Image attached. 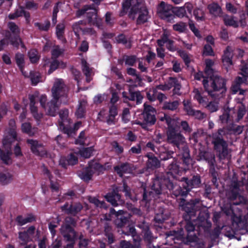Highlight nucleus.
Masks as SVG:
<instances>
[{
	"instance_id": "nucleus-28",
	"label": "nucleus",
	"mask_w": 248,
	"mask_h": 248,
	"mask_svg": "<svg viewBox=\"0 0 248 248\" xmlns=\"http://www.w3.org/2000/svg\"><path fill=\"white\" fill-rule=\"evenodd\" d=\"M17 133L15 129L11 128L7 134L4 137L2 143L4 146H9L16 140Z\"/></svg>"
},
{
	"instance_id": "nucleus-63",
	"label": "nucleus",
	"mask_w": 248,
	"mask_h": 248,
	"mask_svg": "<svg viewBox=\"0 0 248 248\" xmlns=\"http://www.w3.org/2000/svg\"><path fill=\"white\" fill-rule=\"evenodd\" d=\"M28 54L31 63H36L39 61V57L37 55V51L35 49L31 50Z\"/></svg>"
},
{
	"instance_id": "nucleus-7",
	"label": "nucleus",
	"mask_w": 248,
	"mask_h": 248,
	"mask_svg": "<svg viewBox=\"0 0 248 248\" xmlns=\"http://www.w3.org/2000/svg\"><path fill=\"white\" fill-rule=\"evenodd\" d=\"M222 211L226 216H231L232 227L234 232L244 234L248 232L247 221L241 215H237L234 213L231 204L223 205Z\"/></svg>"
},
{
	"instance_id": "nucleus-55",
	"label": "nucleus",
	"mask_w": 248,
	"mask_h": 248,
	"mask_svg": "<svg viewBox=\"0 0 248 248\" xmlns=\"http://www.w3.org/2000/svg\"><path fill=\"white\" fill-rule=\"evenodd\" d=\"M41 78V75L38 72L31 71L30 73V78L31 84L33 86L36 85L40 82Z\"/></svg>"
},
{
	"instance_id": "nucleus-13",
	"label": "nucleus",
	"mask_w": 248,
	"mask_h": 248,
	"mask_svg": "<svg viewBox=\"0 0 248 248\" xmlns=\"http://www.w3.org/2000/svg\"><path fill=\"white\" fill-rule=\"evenodd\" d=\"M173 8L172 5L161 1L157 7V12L162 19L172 22L174 20Z\"/></svg>"
},
{
	"instance_id": "nucleus-4",
	"label": "nucleus",
	"mask_w": 248,
	"mask_h": 248,
	"mask_svg": "<svg viewBox=\"0 0 248 248\" xmlns=\"http://www.w3.org/2000/svg\"><path fill=\"white\" fill-rule=\"evenodd\" d=\"M128 13V17L132 20L136 18L137 25H140L148 22L150 18L147 8L140 3L139 0H125L122 3V8L119 16L122 17Z\"/></svg>"
},
{
	"instance_id": "nucleus-33",
	"label": "nucleus",
	"mask_w": 248,
	"mask_h": 248,
	"mask_svg": "<svg viewBox=\"0 0 248 248\" xmlns=\"http://www.w3.org/2000/svg\"><path fill=\"white\" fill-rule=\"evenodd\" d=\"M114 223L119 230H121L126 226L129 223V218L120 214L117 215V218L114 220Z\"/></svg>"
},
{
	"instance_id": "nucleus-39",
	"label": "nucleus",
	"mask_w": 248,
	"mask_h": 248,
	"mask_svg": "<svg viewBox=\"0 0 248 248\" xmlns=\"http://www.w3.org/2000/svg\"><path fill=\"white\" fill-rule=\"evenodd\" d=\"M118 232L120 234H124L126 235H131L133 237L137 235V232L135 228L130 225L129 223L123 229L118 230Z\"/></svg>"
},
{
	"instance_id": "nucleus-57",
	"label": "nucleus",
	"mask_w": 248,
	"mask_h": 248,
	"mask_svg": "<svg viewBox=\"0 0 248 248\" xmlns=\"http://www.w3.org/2000/svg\"><path fill=\"white\" fill-rule=\"evenodd\" d=\"M193 15L195 19L198 21H203L205 19L204 12L200 8H197L194 10Z\"/></svg>"
},
{
	"instance_id": "nucleus-58",
	"label": "nucleus",
	"mask_w": 248,
	"mask_h": 248,
	"mask_svg": "<svg viewBox=\"0 0 248 248\" xmlns=\"http://www.w3.org/2000/svg\"><path fill=\"white\" fill-rule=\"evenodd\" d=\"M7 27L13 35H19L20 29L15 22H9L7 24Z\"/></svg>"
},
{
	"instance_id": "nucleus-25",
	"label": "nucleus",
	"mask_w": 248,
	"mask_h": 248,
	"mask_svg": "<svg viewBox=\"0 0 248 248\" xmlns=\"http://www.w3.org/2000/svg\"><path fill=\"white\" fill-rule=\"evenodd\" d=\"M158 155L160 160L166 161L170 159L173 160L174 158L173 157V155L174 152L170 150L169 149L165 146V145L160 147L157 149Z\"/></svg>"
},
{
	"instance_id": "nucleus-40",
	"label": "nucleus",
	"mask_w": 248,
	"mask_h": 248,
	"mask_svg": "<svg viewBox=\"0 0 248 248\" xmlns=\"http://www.w3.org/2000/svg\"><path fill=\"white\" fill-rule=\"evenodd\" d=\"M247 112L246 106L241 103L236 107V118L235 121L239 123L244 117Z\"/></svg>"
},
{
	"instance_id": "nucleus-16",
	"label": "nucleus",
	"mask_w": 248,
	"mask_h": 248,
	"mask_svg": "<svg viewBox=\"0 0 248 248\" xmlns=\"http://www.w3.org/2000/svg\"><path fill=\"white\" fill-rule=\"evenodd\" d=\"M122 94L123 97L125 100L132 101H136V103L138 105L142 103L143 95H142L141 92L139 91H134L132 89L130 88L128 90V93L124 91Z\"/></svg>"
},
{
	"instance_id": "nucleus-23",
	"label": "nucleus",
	"mask_w": 248,
	"mask_h": 248,
	"mask_svg": "<svg viewBox=\"0 0 248 248\" xmlns=\"http://www.w3.org/2000/svg\"><path fill=\"white\" fill-rule=\"evenodd\" d=\"M35 227L34 226H31L26 231L19 232H18V238L22 242L21 245H25L30 241L31 237L33 236L35 233Z\"/></svg>"
},
{
	"instance_id": "nucleus-64",
	"label": "nucleus",
	"mask_w": 248,
	"mask_h": 248,
	"mask_svg": "<svg viewBox=\"0 0 248 248\" xmlns=\"http://www.w3.org/2000/svg\"><path fill=\"white\" fill-rule=\"evenodd\" d=\"M241 68H240L241 71V75L246 78L248 77V60L245 62L242 61L241 62Z\"/></svg>"
},
{
	"instance_id": "nucleus-50",
	"label": "nucleus",
	"mask_w": 248,
	"mask_h": 248,
	"mask_svg": "<svg viewBox=\"0 0 248 248\" xmlns=\"http://www.w3.org/2000/svg\"><path fill=\"white\" fill-rule=\"evenodd\" d=\"M66 241L70 242L67 244L66 248H73L77 238V234H62Z\"/></svg>"
},
{
	"instance_id": "nucleus-17",
	"label": "nucleus",
	"mask_w": 248,
	"mask_h": 248,
	"mask_svg": "<svg viewBox=\"0 0 248 248\" xmlns=\"http://www.w3.org/2000/svg\"><path fill=\"white\" fill-rule=\"evenodd\" d=\"M193 9V5L191 3H186L185 5L182 7H173V16L174 18L175 16L182 18L185 16L188 17L187 13L191 15Z\"/></svg>"
},
{
	"instance_id": "nucleus-48",
	"label": "nucleus",
	"mask_w": 248,
	"mask_h": 248,
	"mask_svg": "<svg viewBox=\"0 0 248 248\" xmlns=\"http://www.w3.org/2000/svg\"><path fill=\"white\" fill-rule=\"evenodd\" d=\"M93 151L94 148L93 146L83 147L79 150V154L81 156L85 158H89L93 155Z\"/></svg>"
},
{
	"instance_id": "nucleus-3",
	"label": "nucleus",
	"mask_w": 248,
	"mask_h": 248,
	"mask_svg": "<svg viewBox=\"0 0 248 248\" xmlns=\"http://www.w3.org/2000/svg\"><path fill=\"white\" fill-rule=\"evenodd\" d=\"M199 203L200 200L199 199H191L188 202H186V201L183 199L179 204L182 210L184 212L183 218L185 221L184 227L187 232L186 235H189L190 239L195 236L196 238L194 243L198 242V237L195 232V219H193L192 217H195L196 212L199 209Z\"/></svg>"
},
{
	"instance_id": "nucleus-43",
	"label": "nucleus",
	"mask_w": 248,
	"mask_h": 248,
	"mask_svg": "<svg viewBox=\"0 0 248 248\" xmlns=\"http://www.w3.org/2000/svg\"><path fill=\"white\" fill-rule=\"evenodd\" d=\"M88 201L90 203L93 204L97 208L106 209L108 207V205L104 201H101L95 197L90 196L88 198Z\"/></svg>"
},
{
	"instance_id": "nucleus-1",
	"label": "nucleus",
	"mask_w": 248,
	"mask_h": 248,
	"mask_svg": "<svg viewBox=\"0 0 248 248\" xmlns=\"http://www.w3.org/2000/svg\"><path fill=\"white\" fill-rule=\"evenodd\" d=\"M168 172L153 180L149 190H147L145 187L143 188L141 200L142 202L147 204L153 199L159 198L161 195L167 193L168 190L170 191L174 188L173 181L176 175H180L182 173V170L177 164L175 158H173L168 166Z\"/></svg>"
},
{
	"instance_id": "nucleus-38",
	"label": "nucleus",
	"mask_w": 248,
	"mask_h": 248,
	"mask_svg": "<svg viewBox=\"0 0 248 248\" xmlns=\"http://www.w3.org/2000/svg\"><path fill=\"white\" fill-rule=\"evenodd\" d=\"M157 93L156 89L152 88L150 89H146L141 93L143 97L145 95L146 97L151 102L155 101L156 100V95Z\"/></svg>"
},
{
	"instance_id": "nucleus-11",
	"label": "nucleus",
	"mask_w": 248,
	"mask_h": 248,
	"mask_svg": "<svg viewBox=\"0 0 248 248\" xmlns=\"http://www.w3.org/2000/svg\"><path fill=\"white\" fill-rule=\"evenodd\" d=\"M166 134L167 142L174 148H179L185 143V138L175 124L167 128Z\"/></svg>"
},
{
	"instance_id": "nucleus-47",
	"label": "nucleus",
	"mask_w": 248,
	"mask_h": 248,
	"mask_svg": "<svg viewBox=\"0 0 248 248\" xmlns=\"http://www.w3.org/2000/svg\"><path fill=\"white\" fill-rule=\"evenodd\" d=\"M179 105V102L177 100L172 102L166 101L164 102L162 106V108L164 110H170L174 111L176 110Z\"/></svg>"
},
{
	"instance_id": "nucleus-35",
	"label": "nucleus",
	"mask_w": 248,
	"mask_h": 248,
	"mask_svg": "<svg viewBox=\"0 0 248 248\" xmlns=\"http://www.w3.org/2000/svg\"><path fill=\"white\" fill-rule=\"evenodd\" d=\"M94 174L93 171L88 167L78 173V176L84 182H88L92 179Z\"/></svg>"
},
{
	"instance_id": "nucleus-12",
	"label": "nucleus",
	"mask_w": 248,
	"mask_h": 248,
	"mask_svg": "<svg viewBox=\"0 0 248 248\" xmlns=\"http://www.w3.org/2000/svg\"><path fill=\"white\" fill-rule=\"evenodd\" d=\"M168 236H172V239L173 240L174 243H182L186 245H190L192 243H194L196 237L189 238V235L185 236L184 229L180 228L177 231L172 230L167 232Z\"/></svg>"
},
{
	"instance_id": "nucleus-37",
	"label": "nucleus",
	"mask_w": 248,
	"mask_h": 248,
	"mask_svg": "<svg viewBox=\"0 0 248 248\" xmlns=\"http://www.w3.org/2000/svg\"><path fill=\"white\" fill-rule=\"evenodd\" d=\"M87 104V101L83 99L79 101L78 107L76 112V114L78 118L81 119L84 117Z\"/></svg>"
},
{
	"instance_id": "nucleus-19",
	"label": "nucleus",
	"mask_w": 248,
	"mask_h": 248,
	"mask_svg": "<svg viewBox=\"0 0 248 248\" xmlns=\"http://www.w3.org/2000/svg\"><path fill=\"white\" fill-rule=\"evenodd\" d=\"M133 165L128 162H121L114 167V171L120 177L122 178L124 174L131 173L133 170Z\"/></svg>"
},
{
	"instance_id": "nucleus-32",
	"label": "nucleus",
	"mask_w": 248,
	"mask_h": 248,
	"mask_svg": "<svg viewBox=\"0 0 248 248\" xmlns=\"http://www.w3.org/2000/svg\"><path fill=\"white\" fill-rule=\"evenodd\" d=\"M200 160L205 161L209 165L216 163L215 155L210 152L202 151L199 154Z\"/></svg>"
},
{
	"instance_id": "nucleus-59",
	"label": "nucleus",
	"mask_w": 248,
	"mask_h": 248,
	"mask_svg": "<svg viewBox=\"0 0 248 248\" xmlns=\"http://www.w3.org/2000/svg\"><path fill=\"white\" fill-rule=\"evenodd\" d=\"M120 248H141L139 243L131 244L129 242L125 240L120 241Z\"/></svg>"
},
{
	"instance_id": "nucleus-53",
	"label": "nucleus",
	"mask_w": 248,
	"mask_h": 248,
	"mask_svg": "<svg viewBox=\"0 0 248 248\" xmlns=\"http://www.w3.org/2000/svg\"><path fill=\"white\" fill-rule=\"evenodd\" d=\"M88 167L90 169L92 170L93 169L98 172H102L105 170L103 165L98 162H94L93 160H92L88 163Z\"/></svg>"
},
{
	"instance_id": "nucleus-34",
	"label": "nucleus",
	"mask_w": 248,
	"mask_h": 248,
	"mask_svg": "<svg viewBox=\"0 0 248 248\" xmlns=\"http://www.w3.org/2000/svg\"><path fill=\"white\" fill-rule=\"evenodd\" d=\"M174 123L178 126L179 130H181V133L183 132L185 134H190L192 131V129L186 121H181L179 122L175 119Z\"/></svg>"
},
{
	"instance_id": "nucleus-46",
	"label": "nucleus",
	"mask_w": 248,
	"mask_h": 248,
	"mask_svg": "<svg viewBox=\"0 0 248 248\" xmlns=\"http://www.w3.org/2000/svg\"><path fill=\"white\" fill-rule=\"evenodd\" d=\"M15 61L19 70L24 75L23 70L25 66L24 55L19 52H17L15 55Z\"/></svg>"
},
{
	"instance_id": "nucleus-52",
	"label": "nucleus",
	"mask_w": 248,
	"mask_h": 248,
	"mask_svg": "<svg viewBox=\"0 0 248 248\" xmlns=\"http://www.w3.org/2000/svg\"><path fill=\"white\" fill-rule=\"evenodd\" d=\"M223 21L224 24L227 26H232L235 28H238L239 26L238 22L234 20L233 16L229 17L228 16H226L224 17Z\"/></svg>"
},
{
	"instance_id": "nucleus-54",
	"label": "nucleus",
	"mask_w": 248,
	"mask_h": 248,
	"mask_svg": "<svg viewBox=\"0 0 248 248\" xmlns=\"http://www.w3.org/2000/svg\"><path fill=\"white\" fill-rule=\"evenodd\" d=\"M65 25L64 23L58 24L56 27V34L58 39L62 40L64 38Z\"/></svg>"
},
{
	"instance_id": "nucleus-51",
	"label": "nucleus",
	"mask_w": 248,
	"mask_h": 248,
	"mask_svg": "<svg viewBox=\"0 0 248 248\" xmlns=\"http://www.w3.org/2000/svg\"><path fill=\"white\" fill-rule=\"evenodd\" d=\"M179 56L183 59L185 65L189 67L191 62V59L189 54L185 50H179L177 51Z\"/></svg>"
},
{
	"instance_id": "nucleus-56",
	"label": "nucleus",
	"mask_w": 248,
	"mask_h": 248,
	"mask_svg": "<svg viewBox=\"0 0 248 248\" xmlns=\"http://www.w3.org/2000/svg\"><path fill=\"white\" fill-rule=\"evenodd\" d=\"M164 210L161 209L159 213H156L154 220V221L158 224H162L164 221L167 219V216L164 214Z\"/></svg>"
},
{
	"instance_id": "nucleus-14",
	"label": "nucleus",
	"mask_w": 248,
	"mask_h": 248,
	"mask_svg": "<svg viewBox=\"0 0 248 248\" xmlns=\"http://www.w3.org/2000/svg\"><path fill=\"white\" fill-rule=\"evenodd\" d=\"M179 156L183 165L187 169L192 164V159L190 155V150L188 146L183 143L179 148Z\"/></svg>"
},
{
	"instance_id": "nucleus-29",
	"label": "nucleus",
	"mask_w": 248,
	"mask_h": 248,
	"mask_svg": "<svg viewBox=\"0 0 248 248\" xmlns=\"http://www.w3.org/2000/svg\"><path fill=\"white\" fill-rule=\"evenodd\" d=\"M36 220L35 217L32 214H28L27 217H24L22 215H18L15 218L17 225L22 226L28 223H31Z\"/></svg>"
},
{
	"instance_id": "nucleus-24",
	"label": "nucleus",
	"mask_w": 248,
	"mask_h": 248,
	"mask_svg": "<svg viewBox=\"0 0 248 248\" xmlns=\"http://www.w3.org/2000/svg\"><path fill=\"white\" fill-rule=\"evenodd\" d=\"M27 143L31 145V150L35 155H40L44 154L43 144L37 140L33 139H28Z\"/></svg>"
},
{
	"instance_id": "nucleus-2",
	"label": "nucleus",
	"mask_w": 248,
	"mask_h": 248,
	"mask_svg": "<svg viewBox=\"0 0 248 248\" xmlns=\"http://www.w3.org/2000/svg\"><path fill=\"white\" fill-rule=\"evenodd\" d=\"M53 99L46 104L47 96L46 94L41 95L39 102L47 115L55 116L59 109L58 102L60 98H67V91L62 79H58L54 84L52 89Z\"/></svg>"
},
{
	"instance_id": "nucleus-18",
	"label": "nucleus",
	"mask_w": 248,
	"mask_h": 248,
	"mask_svg": "<svg viewBox=\"0 0 248 248\" xmlns=\"http://www.w3.org/2000/svg\"><path fill=\"white\" fill-rule=\"evenodd\" d=\"M180 182H184L186 186L191 190L192 188L200 187L202 184L201 176L199 174L196 173L190 179L186 177L181 178Z\"/></svg>"
},
{
	"instance_id": "nucleus-41",
	"label": "nucleus",
	"mask_w": 248,
	"mask_h": 248,
	"mask_svg": "<svg viewBox=\"0 0 248 248\" xmlns=\"http://www.w3.org/2000/svg\"><path fill=\"white\" fill-rule=\"evenodd\" d=\"M59 67L64 68L66 67V64L63 62H59L58 60L55 59L50 62L48 74L50 75Z\"/></svg>"
},
{
	"instance_id": "nucleus-61",
	"label": "nucleus",
	"mask_w": 248,
	"mask_h": 248,
	"mask_svg": "<svg viewBox=\"0 0 248 248\" xmlns=\"http://www.w3.org/2000/svg\"><path fill=\"white\" fill-rule=\"evenodd\" d=\"M21 40L22 39L20 37L19 35H13V38L9 41V44L10 43L14 47L18 49Z\"/></svg>"
},
{
	"instance_id": "nucleus-62",
	"label": "nucleus",
	"mask_w": 248,
	"mask_h": 248,
	"mask_svg": "<svg viewBox=\"0 0 248 248\" xmlns=\"http://www.w3.org/2000/svg\"><path fill=\"white\" fill-rule=\"evenodd\" d=\"M231 109L228 108L225 109L223 114L219 116V120L223 124H227L230 120V112Z\"/></svg>"
},
{
	"instance_id": "nucleus-60",
	"label": "nucleus",
	"mask_w": 248,
	"mask_h": 248,
	"mask_svg": "<svg viewBox=\"0 0 248 248\" xmlns=\"http://www.w3.org/2000/svg\"><path fill=\"white\" fill-rule=\"evenodd\" d=\"M59 125L63 132L68 136H72L75 133V129L69 126H65L62 122H59Z\"/></svg>"
},
{
	"instance_id": "nucleus-36",
	"label": "nucleus",
	"mask_w": 248,
	"mask_h": 248,
	"mask_svg": "<svg viewBox=\"0 0 248 248\" xmlns=\"http://www.w3.org/2000/svg\"><path fill=\"white\" fill-rule=\"evenodd\" d=\"M205 67L204 68V73L207 76L205 78H209L211 77L214 76L215 71L213 68L214 64V62L211 59H206L205 61Z\"/></svg>"
},
{
	"instance_id": "nucleus-15",
	"label": "nucleus",
	"mask_w": 248,
	"mask_h": 248,
	"mask_svg": "<svg viewBox=\"0 0 248 248\" xmlns=\"http://www.w3.org/2000/svg\"><path fill=\"white\" fill-rule=\"evenodd\" d=\"M61 209L66 214L75 217L83 209V206L79 202H76L69 205L68 202H66L61 207Z\"/></svg>"
},
{
	"instance_id": "nucleus-8",
	"label": "nucleus",
	"mask_w": 248,
	"mask_h": 248,
	"mask_svg": "<svg viewBox=\"0 0 248 248\" xmlns=\"http://www.w3.org/2000/svg\"><path fill=\"white\" fill-rule=\"evenodd\" d=\"M120 192L124 193L126 197L130 198L131 197V188L125 182H123L122 186L114 187L111 191L105 195L104 198L113 206L123 205L124 203V200L122 199Z\"/></svg>"
},
{
	"instance_id": "nucleus-45",
	"label": "nucleus",
	"mask_w": 248,
	"mask_h": 248,
	"mask_svg": "<svg viewBox=\"0 0 248 248\" xmlns=\"http://www.w3.org/2000/svg\"><path fill=\"white\" fill-rule=\"evenodd\" d=\"M232 54L229 50V47L227 46L224 51V54L222 57V60L223 63L228 65H232Z\"/></svg>"
},
{
	"instance_id": "nucleus-9",
	"label": "nucleus",
	"mask_w": 248,
	"mask_h": 248,
	"mask_svg": "<svg viewBox=\"0 0 248 248\" xmlns=\"http://www.w3.org/2000/svg\"><path fill=\"white\" fill-rule=\"evenodd\" d=\"M243 181L233 179L231 181L226 192L227 199L233 202L234 205H240L246 202V199L241 195V188L244 186Z\"/></svg>"
},
{
	"instance_id": "nucleus-42",
	"label": "nucleus",
	"mask_w": 248,
	"mask_h": 248,
	"mask_svg": "<svg viewBox=\"0 0 248 248\" xmlns=\"http://www.w3.org/2000/svg\"><path fill=\"white\" fill-rule=\"evenodd\" d=\"M187 114L189 116L194 117L196 119L202 120L205 117V114L200 110H196L190 107H187L186 108Z\"/></svg>"
},
{
	"instance_id": "nucleus-49",
	"label": "nucleus",
	"mask_w": 248,
	"mask_h": 248,
	"mask_svg": "<svg viewBox=\"0 0 248 248\" xmlns=\"http://www.w3.org/2000/svg\"><path fill=\"white\" fill-rule=\"evenodd\" d=\"M34 25L40 31H47L50 28V22L47 19L45 21L44 23L40 22H35Z\"/></svg>"
},
{
	"instance_id": "nucleus-44",
	"label": "nucleus",
	"mask_w": 248,
	"mask_h": 248,
	"mask_svg": "<svg viewBox=\"0 0 248 248\" xmlns=\"http://www.w3.org/2000/svg\"><path fill=\"white\" fill-rule=\"evenodd\" d=\"M231 133L235 135H240L242 133L244 130V126L237 125L234 123L230 124L227 127V129Z\"/></svg>"
},
{
	"instance_id": "nucleus-21",
	"label": "nucleus",
	"mask_w": 248,
	"mask_h": 248,
	"mask_svg": "<svg viewBox=\"0 0 248 248\" xmlns=\"http://www.w3.org/2000/svg\"><path fill=\"white\" fill-rule=\"evenodd\" d=\"M144 156L148 158L146 162L148 170H154L160 167V160L153 153H147Z\"/></svg>"
},
{
	"instance_id": "nucleus-30",
	"label": "nucleus",
	"mask_w": 248,
	"mask_h": 248,
	"mask_svg": "<svg viewBox=\"0 0 248 248\" xmlns=\"http://www.w3.org/2000/svg\"><path fill=\"white\" fill-rule=\"evenodd\" d=\"M246 81V78L241 77H236L232 82L231 87V92L232 94H236L241 88V85Z\"/></svg>"
},
{
	"instance_id": "nucleus-20",
	"label": "nucleus",
	"mask_w": 248,
	"mask_h": 248,
	"mask_svg": "<svg viewBox=\"0 0 248 248\" xmlns=\"http://www.w3.org/2000/svg\"><path fill=\"white\" fill-rule=\"evenodd\" d=\"M76 220L71 217H67L65 218L64 224L62 226V233L77 234L74 227L76 226Z\"/></svg>"
},
{
	"instance_id": "nucleus-26",
	"label": "nucleus",
	"mask_w": 248,
	"mask_h": 248,
	"mask_svg": "<svg viewBox=\"0 0 248 248\" xmlns=\"http://www.w3.org/2000/svg\"><path fill=\"white\" fill-rule=\"evenodd\" d=\"M191 191L190 188L187 187L185 183L184 182H181V184L179 186L175 189L173 191V195H175L176 197L181 196L183 197L181 198L180 200L181 201L182 199H184L185 201H186L184 198L186 197L188 195V193ZM181 202V201H180ZM186 202H188L187 201H186ZM180 202H179L180 203Z\"/></svg>"
},
{
	"instance_id": "nucleus-22",
	"label": "nucleus",
	"mask_w": 248,
	"mask_h": 248,
	"mask_svg": "<svg viewBox=\"0 0 248 248\" xmlns=\"http://www.w3.org/2000/svg\"><path fill=\"white\" fill-rule=\"evenodd\" d=\"M92 11L86 13V18L89 25L100 27L102 25V19L98 16L97 10L94 6H92Z\"/></svg>"
},
{
	"instance_id": "nucleus-10",
	"label": "nucleus",
	"mask_w": 248,
	"mask_h": 248,
	"mask_svg": "<svg viewBox=\"0 0 248 248\" xmlns=\"http://www.w3.org/2000/svg\"><path fill=\"white\" fill-rule=\"evenodd\" d=\"M156 113V109L153 107L145 103L143 105V110L141 114L142 122H139L137 124L143 129L148 130L149 127L155 124Z\"/></svg>"
},
{
	"instance_id": "nucleus-5",
	"label": "nucleus",
	"mask_w": 248,
	"mask_h": 248,
	"mask_svg": "<svg viewBox=\"0 0 248 248\" xmlns=\"http://www.w3.org/2000/svg\"><path fill=\"white\" fill-rule=\"evenodd\" d=\"M228 134L226 129L222 128H219L217 131L212 133L209 136L214 150L219 160L227 158L229 154L228 142L225 140Z\"/></svg>"
},
{
	"instance_id": "nucleus-31",
	"label": "nucleus",
	"mask_w": 248,
	"mask_h": 248,
	"mask_svg": "<svg viewBox=\"0 0 248 248\" xmlns=\"http://www.w3.org/2000/svg\"><path fill=\"white\" fill-rule=\"evenodd\" d=\"M35 98L36 95L34 94H30L29 95V99L30 100V108L31 112L34 118L36 120H39L41 117L38 113L37 107L35 106L36 104Z\"/></svg>"
},
{
	"instance_id": "nucleus-6",
	"label": "nucleus",
	"mask_w": 248,
	"mask_h": 248,
	"mask_svg": "<svg viewBox=\"0 0 248 248\" xmlns=\"http://www.w3.org/2000/svg\"><path fill=\"white\" fill-rule=\"evenodd\" d=\"M227 80L225 78L217 75L211 77L210 78H204L202 84L208 95L216 98V93L220 92L221 96L227 91Z\"/></svg>"
},
{
	"instance_id": "nucleus-27",
	"label": "nucleus",
	"mask_w": 248,
	"mask_h": 248,
	"mask_svg": "<svg viewBox=\"0 0 248 248\" xmlns=\"http://www.w3.org/2000/svg\"><path fill=\"white\" fill-rule=\"evenodd\" d=\"M209 14L215 17L221 16L223 12L221 7L217 2H213L207 6Z\"/></svg>"
}]
</instances>
